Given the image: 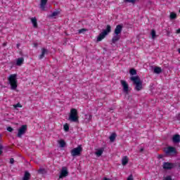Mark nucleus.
<instances>
[{
    "mask_svg": "<svg viewBox=\"0 0 180 180\" xmlns=\"http://www.w3.org/2000/svg\"><path fill=\"white\" fill-rule=\"evenodd\" d=\"M122 30H123V25H118L116 26L114 31V35L112 39V43L115 44L117 41H119V40H120V34H122Z\"/></svg>",
    "mask_w": 180,
    "mask_h": 180,
    "instance_id": "1",
    "label": "nucleus"
},
{
    "mask_svg": "<svg viewBox=\"0 0 180 180\" xmlns=\"http://www.w3.org/2000/svg\"><path fill=\"white\" fill-rule=\"evenodd\" d=\"M18 75L12 74L10 75L8 79L11 86V89L15 90L18 88Z\"/></svg>",
    "mask_w": 180,
    "mask_h": 180,
    "instance_id": "2",
    "label": "nucleus"
},
{
    "mask_svg": "<svg viewBox=\"0 0 180 180\" xmlns=\"http://www.w3.org/2000/svg\"><path fill=\"white\" fill-rule=\"evenodd\" d=\"M131 81H133L135 85L136 91H141L143 89V82L140 79L139 76H134L131 77Z\"/></svg>",
    "mask_w": 180,
    "mask_h": 180,
    "instance_id": "3",
    "label": "nucleus"
},
{
    "mask_svg": "<svg viewBox=\"0 0 180 180\" xmlns=\"http://www.w3.org/2000/svg\"><path fill=\"white\" fill-rule=\"evenodd\" d=\"M111 30H112V27L108 25L106 29L103 30V32L100 33L99 35L98 36L97 41H102V40H103V39L106 37V36H108L109 33H110Z\"/></svg>",
    "mask_w": 180,
    "mask_h": 180,
    "instance_id": "4",
    "label": "nucleus"
},
{
    "mask_svg": "<svg viewBox=\"0 0 180 180\" xmlns=\"http://www.w3.org/2000/svg\"><path fill=\"white\" fill-rule=\"evenodd\" d=\"M69 120H70V122H78V111L77 110V109L72 108L70 110Z\"/></svg>",
    "mask_w": 180,
    "mask_h": 180,
    "instance_id": "5",
    "label": "nucleus"
},
{
    "mask_svg": "<svg viewBox=\"0 0 180 180\" xmlns=\"http://www.w3.org/2000/svg\"><path fill=\"white\" fill-rule=\"evenodd\" d=\"M82 152V147L79 146L77 148H75L71 150V155L72 157H77L81 155V153Z\"/></svg>",
    "mask_w": 180,
    "mask_h": 180,
    "instance_id": "6",
    "label": "nucleus"
},
{
    "mask_svg": "<svg viewBox=\"0 0 180 180\" xmlns=\"http://www.w3.org/2000/svg\"><path fill=\"white\" fill-rule=\"evenodd\" d=\"M65 176H68V168L63 167L59 174V179H63Z\"/></svg>",
    "mask_w": 180,
    "mask_h": 180,
    "instance_id": "7",
    "label": "nucleus"
},
{
    "mask_svg": "<svg viewBox=\"0 0 180 180\" xmlns=\"http://www.w3.org/2000/svg\"><path fill=\"white\" fill-rule=\"evenodd\" d=\"M27 130V125H22L19 129L18 133V137L20 139L25 133H26V131Z\"/></svg>",
    "mask_w": 180,
    "mask_h": 180,
    "instance_id": "8",
    "label": "nucleus"
},
{
    "mask_svg": "<svg viewBox=\"0 0 180 180\" xmlns=\"http://www.w3.org/2000/svg\"><path fill=\"white\" fill-rule=\"evenodd\" d=\"M120 82L123 87V91L127 95L129 94V84L124 80H121Z\"/></svg>",
    "mask_w": 180,
    "mask_h": 180,
    "instance_id": "9",
    "label": "nucleus"
},
{
    "mask_svg": "<svg viewBox=\"0 0 180 180\" xmlns=\"http://www.w3.org/2000/svg\"><path fill=\"white\" fill-rule=\"evenodd\" d=\"M120 82L123 87V91L127 95L129 94V84L124 80H121Z\"/></svg>",
    "mask_w": 180,
    "mask_h": 180,
    "instance_id": "10",
    "label": "nucleus"
},
{
    "mask_svg": "<svg viewBox=\"0 0 180 180\" xmlns=\"http://www.w3.org/2000/svg\"><path fill=\"white\" fill-rule=\"evenodd\" d=\"M163 169H172L175 165L174 163H170V162H164L163 163Z\"/></svg>",
    "mask_w": 180,
    "mask_h": 180,
    "instance_id": "11",
    "label": "nucleus"
},
{
    "mask_svg": "<svg viewBox=\"0 0 180 180\" xmlns=\"http://www.w3.org/2000/svg\"><path fill=\"white\" fill-rule=\"evenodd\" d=\"M165 153L167 154H175L176 153V149L172 146H169L166 148Z\"/></svg>",
    "mask_w": 180,
    "mask_h": 180,
    "instance_id": "12",
    "label": "nucleus"
},
{
    "mask_svg": "<svg viewBox=\"0 0 180 180\" xmlns=\"http://www.w3.org/2000/svg\"><path fill=\"white\" fill-rule=\"evenodd\" d=\"M48 1L49 0H41L40 8L41 11H46V5L47 4Z\"/></svg>",
    "mask_w": 180,
    "mask_h": 180,
    "instance_id": "13",
    "label": "nucleus"
},
{
    "mask_svg": "<svg viewBox=\"0 0 180 180\" xmlns=\"http://www.w3.org/2000/svg\"><path fill=\"white\" fill-rule=\"evenodd\" d=\"M172 141L174 143H180V135L179 134H175L172 137Z\"/></svg>",
    "mask_w": 180,
    "mask_h": 180,
    "instance_id": "14",
    "label": "nucleus"
},
{
    "mask_svg": "<svg viewBox=\"0 0 180 180\" xmlns=\"http://www.w3.org/2000/svg\"><path fill=\"white\" fill-rule=\"evenodd\" d=\"M47 53H49V51L44 48L41 49V54L39 55V60H41L43 58H44V56H46V54H47Z\"/></svg>",
    "mask_w": 180,
    "mask_h": 180,
    "instance_id": "15",
    "label": "nucleus"
},
{
    "mask_svg": "<svg viewBox=\"0 0 180 180\" xmlns=\"http://www.w3.org/2000/svg\"><path fill=\"white\" fill-rule=\"evenodd\" d=\"M103 151H105V148H101L96 150V151L95 152V154L97 157H101V155L103 154Z\"/></svg>",
    "mask_w": 180,
    "mask_h": 180,
    "instance_id": "16",
    "label": "nucleus"
},
{
    "mask_svg": "<svg viewBox=\"0 0 180 180\" xmlns=\"http://www.w3.org/2000/svg\"><path fill=\"white\" fill-rule=\"evenodd\" d=\"M58 144H59V147H60V148H64L67 143H65V141L60 139L58 141Z\"/></svg>",
    "mask_w": 180,
    "mask_h": 180,
    "instance_id": "17",
    "label": "nucleus"
},
{
    "mask_svg": "<svg viewBox=\"0 0 180 180\" xmlns=\"http://www.w3.org/2000/svg\"><path fill=\"white\" fill-rule=\"evenodd\" d=\"M129 162V158H127V156H124L122 159V165H127Z\"/></svg>",
    "mask_w": 180,
    "mask_h": 180,
    "instance_id": "18",
    "label": "nucleus"
},
{
    "mask_svg": "<svg viewBox=\"0 0 180 180\" xmlns=\"http://www.w3.org/2000/svg\"><path fill=\"white\" fill-rule=\"evenodd\" d=\"M30 179V173L29 172H25L22 180H29Z\"/></svg>",
    "mask_w": 180,
    "mask_h": 180,
    "instance_id": "19",
    "label": "nucleus"
},
{
    "mask_svg": "<svg viewBox=\"0 0 180 180\" xmlns=\"http://www.w3.org/2000/svg\"><path fill=\"white\" fill-rule=\"evenodd\" d=\"M23 61H25V59L23 58H19L16 60V65L20 66L23 64Z\"/></svg>",
    "mask_w": 180,
    "mask_h": 180,
    "instance_id": "20",
    "label": "nucleus"
},
{
    "mask_svg": "<svg viewBox=\"0 0 180 180\" xmlns=\"http://www.w3.org/2000/svg\"><path fill=\"white\" fill-rule=\"evenodd\" d=\"M31 22L34 27H37V19L36 18V17L32 18Z\"/></svg>",
    "mask_w": 180,
    "mask_h": 180,
    "instance_id": "21",
    "label": "nucleus"
},
{
    "mask_svg": "<svg viewBox=\"0 0 180 180\" xmlns=\"http://www.w3.org/2000/svg\"><path fill=\"white\" fill-rule=\"evenodd\" d=\"M154 72L155 74H161V72H162V69L160 67H155L154 68Z\"/></svg>",
    "mask_w": 180,
    "mask_h": 180,
    "instance_id": "22",
    "label": "nucleus"
},
{
    "mask_svg": "<svg viewBox=\"0 0 180 180\" xmlns=\"http://www.w3.org/2000/svg\"><path fill=\"white\" fill-rule=\"evenodd\" d=\"M115 140H116V134H112L111 136H110V141H111V143H113Z\"/></svg>",
    "mask_w": 180,
    "mask_h": 180,
    "instance_id": "23",
    "label": "nucleus"
},
{
    "mask_svg": "<svg viewBox=\"0 0 180 180\" xmlns=\"http://www.w3.org/2000/svg\"><path fill=\"white\" fill-rule=\"evenodd\" d=\"M59 13L60 12L58 11H54L53 13H51V15H50V18H56V16H58Z\"/></svg>",
    "mask_w": 180,
    "mask_h": 180,
    "instance_id": "24",
    "label": "nucleus"
},
{
    "mask_svg": "<svg viewBox=\"0 0 180 180\" xmlns=\"http://www.w3.org/2000/svg\"><path fill=\"white\" fill-rule=\"evenodd\" d=\"M63 129L65 130V131H68L70 130V126L68 125V124H65L63 126Z\"/></svg>",
    "mask_w": 180,
    "mask_h": 180,
    "instance_id": "25",
    "label": "nucleus"
},
{
    "mask_svg": "<svg viewBox=\"0 0 180 180\" xmlns=\"http://www.w3.org/2000/svg\"><path fill=\"white\" fill-rule=\"evenodd\" d=\"M170 19H176V13L172 12L170 13Z\"/></svg>",
    "mask_w": 180,
    "mask_h": 180,
    "instance_id": "26",
    "label": "nucleus"
},
{
    "mask_svg": "<svg viewBox=\"0 0 180 180\" xmlns=\"http://www.w3.org/2000/svg\"><path fill=\"white\" fill-rule=\"evenodd\" d=\"M129 74L131 75H136L137 74V71L134 69H131L129 71Z\"/></svg>",
    "mask_w": 180,
    "mask_h": 180,
    "instance_id": "27",
    "label": "nucleus"
},
{
    "mask_svg": "<svg viewBox=\"0 0 180 180\" xmlns=\"http://www.w3.org/2000/svg\"><path fill=\"white\" fill-rule=\"evenodd\" d=\"M38 172L41 174H46V169H44V168H39Z\"/></svg>",
    "mask_w": 180,
    "mask_h": 180,
    "instance_id": "28",
    "label": "nucleus"
},
{
    "mask_svg": "<svg viewBox=\"0 0 180 180\" xmlns=\"http://www.w3.org/2000/svg\"><path fill=\"white\" fill-rule=\"evenodd\" d=\"M88 30L85 29V28H82L81 30H79V34H81V33H85V32H87Z\"/></svg>",
    "mask_w": 180,
    "mask_h": 180,
    "instance_id": "29",
    "label": "nucleus"
},
{
    "mask_svg": "<svg viewBox=\"0 0 180 180\" xmlns=\"http://www.w3.org/2000/svg\"><path fill=\"white\" fill-rule=\"evenodd\" d=\"M151 36H152V39H155V30H153L151 31Z\"/></svg>",
    "mask_w": 180,
    "mask_h": 180,
    "instance_id": "30",
    "label": "nucleus"
},
{
    "mask_svg": "<svg viewBox=\"0 0 180 180\" xmlns=\"http://www.w3.org/2000/svg\"><path fill=\"white\" fill-rule=\"evenodd\" d=\"M13 108H15V109H16V108H22V105L20 103H18L14 105Z\"/></svg>",
    "mask_w": 180,
    "mask_h": 180,
    "instance_id": "31",
    "label": "nucleus"
},
{
    "mask_svg": "<svg viewBox=\"0 0 180 180\" xmlns=\"http://www.w3.org/2000/svg\"><path fill=\"white\" fill-rule=\"evenodd\" d=\"M7 131H10V133H12V131H13V128L11 127H7Z\"/></svg>",
    "mask_w": 180,
    "mask_h": 180,
    "instance_id": "32",
    "label": "nucleus"
},
{
    "mask_svg": "<svg viewBox=\"0 0 180 180\" xmlns=\"http://www.w3.org/2000/svg\"><path fill=\"white\" fill-rule=\"evenodd\" d=\"M125 2H129L131 4H134L136 2V0H124Z\"/></svg>",
    "mask_w": 180,
    "mask_h": 180,
    "instance_id": "33",
    "label": "nucleus"
},
{
    "mask_svg": "<svg viewBox=\"0 0 180 180\" xmlns=\"http://www.w3.org/2000/svg\"><path fill=\"white\" fill-rule=\"evenodd\" d=\"M2 150H4V146L1 144H0V155L1 154H2Z\"/></svg>",
    "mask_w": 180,
    "mask_h": 180,
    "instance_id": "34",
    "label": "nucleus"
},
{
    "mask_svg": "<svg viewBox=\"0 0 180 180\" xmlns=\"http://www.w3.org/2000/svg\"><path fill=\"white\" fill-rule=\"evenodd\" d=\"M127 180H133V175H129L128 177H127Z\"/></svg>",
    "mask_w": 180,
    "mask_h": 180,
    "instance_id": "35",
    "label": "nucleus"
},
{
    "mask_svg": "<svg viewBox=\"0 0 180 180\" xmlns=\"http://www.w3.org/2000/svg\"><path fill=\"white\" fill-rule=\"evenodd\" d=\"M15 162V160L13 158L10 159V164H13Z\"/></svg>",
    "mask_w": 180,
    "mask_h": 180,
    "instance_id": "36",
    "label": "nucleus"
},
{
    "mask_svg": "<svg viewBox=\"0 0 180 180\" xmlns=\"http://www.w3.org/2000/svg\"><path fill=\"white\" fill-rule=\"evenodd\" d=\"M89 120H91V119H92V115H89Z\"/></svg>",
    "mask_w": 180,
    "mask_h": 180,
    "instance_id": "37",
    "label": "nucleus"
},
{
    "mask_svg": "<svg viewBox=\"0 0 180 180\" xmlns=\"http://www.w3.org/2000/svg\"><path fill=\"white\" fill-rule=\"evenodd\" d=\"M176 33H177V34H179V33H180V29H179V30H176Z\"/></svg>",
    "mask_w": 180,
    "mask_h": 180,
    "instance_id": "38",
    "label": "nucleus"
},
{
    "mask_svg": "<svg viewBox=\"0 0 180 180\" xmlns=\"http://www.w3.org/2000/svg\"><path fill=\"white\" fill-rule=\"evenodd\" d=\"M103 180H110V179H108V178H104Z\"/></svg>",
    "mask_w": 180,
    "mask_h": 180,
    "instance_id": "39",
    "label": "nucleus"
},
{
    "mask_svg": "<svg viewBox=\"0 0 180 180\" xmlns=\"http://www.w3.org/2000/svg\"><path fill=\"white\" fill-rule=\"evenodd\" d=\"M159 158H162V155H159Z\"/></svg>",
    "mask_w": 180,
    "mask_h": 180,
    "instance_id": "40",
    "label": "nucleus"
},
{
    "mask_svg": "<svg viewBox=\"0 0 180 180\" xmlns=\"http://www.w3.org/2000/svg\"><path fill=\"white\" fill-rule=\"evenodd\" d=\"M142 151H144V149L141 148V152H142Z\"/></svg>",
    "mask_w": 180,
    "mask_h": 180,
    "instance_id": "41",
    "label": "nucleus"
},
{
    "mask_svg": "<svg viewBox=\"0 0 180 180\" xmlns=\"http://www.w3.org/2000/svg\"><path fill=\"white\" fill-rule=\"evenodd\" d=\"M179 53H180V48L178 49Z\"/></svg>",
    "mask_w": 180,
    "mask_h": 180,
    "instance_id": "42",
    "label": "nucleus"
},
{
    "mask_svg": "<svg viewBox=\"0 0 180 180\" xmlns=\"http://www.w3.org/2000/svg\"><path fill=\"white\" fill-rule=\"evenodd\" d=\"M17 47H18V49H19V44H17Z\"/></svg>",
    "mask_w": 180,
    "mask_h": 180,
    "instance_id": "43",
    "label": "nucleus"
},
{
    "mask_svg": "<svg viewBox=\"0 0 180 180\" xmlns=\"http://www.w3.org/2000/svg\"><path fill=\"white\" fill-rule=\"evenodd\" d=\"M34 46H35V47H37V44H35Z\"/></svg>",
    "mask_w": 180,
    "mask_h": 180,
    "instance_id": "44",
    "label": "nucleus"
},
{
    "mask_svg": "<svg viewBox=\"0 0 180 180\" xmlns=\"http://www.w3.org/2000/svg\"><path fill=\"white\" fill-rule=\"evenodd\" d=\"M4 46H6V44H4Z\"/></svg>",
    "mask_w": 180,
    "mask_h": 180,
    "instance_id": "45",
    "label": "nucleus"
},
{
    "mask_svg": "<svg viewBox=\"0 0 180 180\" xmlns=\"http://www.w3.org/2000/svg\"><path fill=\"white\" fill-rule=\"evenodd\" d=\"M179 169H180V165L179 166Z\"/></svg>",
    "mask_w": 180,
    "mask_h": 180,
    "instance_id": "46",
    "label": "nucleus"
}]
</instances>
